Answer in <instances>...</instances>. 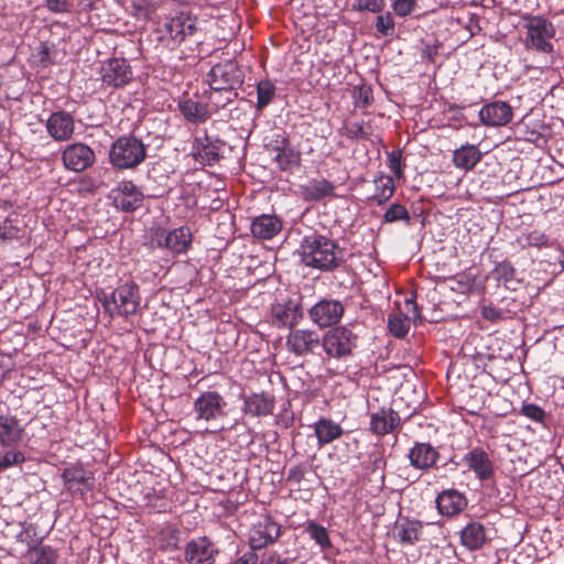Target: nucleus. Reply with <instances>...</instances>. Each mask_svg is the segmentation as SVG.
<instances>
[{
    "label": "nucleus",
    "instance_id": "f257e3e1",
    "mask_svg": "<svg viewBox=\"0 0 564 564\" xmlns=\"http://www.w3.org/2000/svg\"><path fill=\"white\" fill-rule=\"evenodd\" d=\"M302 262L321 271H330L341 261V251L337 243L323 235L305 236L300 245Z\"/></svg>",
    "mask_w": 564,
    "mask_h": 564
},
{
    "label": "nucleus",
    "instance_id": "f03ea898",
    "mask_svg": "<svg viewBox=\"0 0 564 564\" xmlns=\"http://www.w3.org/2000/svg\"><path fill=\"white\" fill-rule=\"evenodd\" d=\"M97 299L111 318L141 315L143 312L140 288L132 281L118 285L110 294L100 291Z\"/></svg>",
    "mask_w": 564,
    "mask_h": 564
},
{
    "label": "nucleus",
    "instance_id": "7ed1b4c3",
    "mask_svg": "<svg viewBox=\"0 0 564 564\" xmlns=\"http://www.w3.org/2000/svg\"><path fill=\"white\" fill-rule=\"evenodd\" d=\"M523 20L527 30L525 47L541 53H552L553 44L550 40L556 34L553 23L541 15L527 14Z\"/></svg>",
    "mask_w": 564,
    "mask_h": 564
},
{
    "label": "nucleus",
    "instance_id": "20e7f679",
    "mask_svg": "<svg viewBox=\"0 0 564 564\" xmlns=\"http://www.w3.org/2000/svg\"><path fill=\"white\" fill-rule=\"evenodd\" d=\"M357 336L346 326H338L326 332L322 338V347L328 358L345 359L352 354Z\"/></svg>",
    "mask_w": 564,
    "mask_h": 564
},
{
    "label": "nucleus",
    "instance_id": "39448f33",
    "mask_svg": "<svg viewBox=\"0 0 564 564\" xmlns=\"http://www.w3.org/2000/svg\"><path fill=\"white\" fill-rule=\"evenodd\" d=\"M208 78L212 90L231 94L242 85L243 72L236 62L226 61L213 66Z\"/></svg>",
    "mask_w": 564,
    "mask_h": 564
},
{
    "label": "nucleus",
    "instance_id": "423d86ee",
    "mask_svg": "<svg viewBox=\"0 0 564 564\" xmlns=\"http://www.w3.org/2000/svg\"><path fill=\"white\" fill-rule=\"evenodd\" d=\"M151 247L165 248L172 254H183L188 251L192 245V232L188 227H178L166 231L158 228L151 234Z\"/></svg>",
    "mask_w": 564,
    "mask_h": 564
},
{
    "label": "nucleus",
    "instance_id": "0eeeda50",
    "mask_svg": "<svg viewBox=\"0 0 564 564\" xmlns=\"http://www.w3.org/2000/svg\"><path fill=\"white\" fill-rule=\"evenodd\" d=\"M344 313V304L335 299H322L308 310L310 319L319 328L338 324Z\"/></svg>",
    "mask_w": 564,
    "mask_h": 564
},
{
    "label": "nucleus",
    "instance_id": "6e6552de",
    "mask_svg": "<svg viewBox=\"0 0 564 564\" xmlns=\"http://www.w3.org/2000/svg\"><path fill=\"white\" fill-rule=\"evenodd\" d=\"M281 535V527L268 514L259 517L249 530V545L252 550H261Z\"/></svg>",
    "mask_w": 564,
    "mask_h": 564
},
{
    "label": "nucleus",
    "instance_id": "1a4fd4ad",
    "mask_svg": "<svg viewBox=\"0 0 564 564\" xmlns=\"http://www.w3.org/2000/svg\"><path fill=\"white\" fill-rule=\"evenodd\" d=\"M101 82L112 88H121L132 79V69L123 57H112L105 61L100 68Z\"/></svg>",
    "mask_w": 564,
    "mask_h": 564
},
{
    "label": "nucleus",
    "instance_id": "9d476101",
    "mask_svg": "<svg viewBox=\"0 0 564 564\" xmlns=\"http://www.w3.org/2000/svg\"><path fill=\"white\" fill-rule=\"evenodd\" d=\"M303 318L302 296L294 294L272 306L273 324L278 327H293Z\"/></svg>",
    "mask_w": 564,
    "mask_h": 564
},
{
    "label": "nucleus",
    "instance_id": "9b49d317",
    "mask_svg": "<svg viewBox=\"0 0 564 564\" xmlns=\"http://www.w3.org/2000/svg\"><path fill=\"white\" fill-rule=\"evenodd\" d=\"M226 406V400L216 391H205L194 402L196 419L207 422L223 417Z\"/></svg>",
    "mask_w": 564,
    "mask_h": 564
},
{
    "label": "nucleus",
    "instance_id": "f8f14e48",
    "mask_svg": "<svg viewBox=\"0 0 564 564\" xmlns=\"http://www.w3.org/2000/svg\"><path fill=\"white\" fill-rule=\"evenodd\" d=\"M143 193L131 181H121L109 193L115 207L122 212H133L142 205Z\"/></svg>",
    "mask_w": 564,
    "mask_h": 564
},
{
    "label": "nucleus",
    "instance_id": "ddd939ff",
    "mask_svg": "<svg viewBox=\"0 0 564 564\" xmlns=\"http://www.w3.org/2000/svg\"><path fill=\"white\" fill-rule=\"evenodd\" d=\"M109 156L119 169L133 167L145 156L144 143H112Z\"/></svg>",
    "mask_w": 564,
    "mask_h": 564
},
{
    "label": "nucleus",
    "instance_id": "4468645a",
    "mask_svg": "<svg viewBox=\"0 0 564 564\" xmlns=\"http://www.w3.org/2000/svg\"><path fill=\"white\" fill-rule=\"evenodd\" d=\"M420 317L417 305L414 299H405L404 311H398L389 314L388 328L397 338H403L410 330L411 322Z\"/></svg>",
    "mask_w": 564,
    "mask_h": 564
},
{
    "label": "nucleus",
    "instance_id": "2eb2a0df",
    "mask_svg": "<svg viewBox=\"0 0 564 564\" xmlns=\"http://www.w3.org/2000/svg\"><path fill=\"white\" fill-rule=\"evenodd\" d=\"M62 478L67 491L85 496L94 486L93 474L80 465H69L63 473Z\"/></svg>",
    "mask_w": 564,
    "mask_h": 564
},
{
    "label": "nucleus",
    "instance_id": "dca6fc26",
    "mask_svg": "<svg viewBox=\"0 0 564 564\" xmlns=\"http://www.w3.org/2000/svg\"><path fill=\"white\" fill-rule=\"evenodd\" d=\"M242 413L251 417L269 416L275 408V398L270 392H252L242 397Z\"/></svg>",
    "mask_w": 564,
    "mask_h": 564
},
{
    "label": "nucleus",
    "instance_id": "f3484780",
    "mask_svg": "<svg viewBox=\"0 0 564 564\" xmlns=\"http://www.w3.org/2000/svg\"><path fill=\"white\" fill-rule=\"evenodd\" d=\"M218 549L206 536L191 540L185 549V560L188 564H214Z\"/></svg>",
    "mask_w": 564,
    "mask_h": 564
},
{
    "label": "nucleus",
    "instance_id": "a211bd4d",
    "mask_svg": "<svg viewBox=\"0 0 564 564\" xmlns=\"http://www.w3.org/2000/svg\"><path fill=\"white\" fill-rule=\"evenodd\" d=\"M513 117L511 106L501 100L485 104L479 110V119L487 127L507 126Z\"/></svg>",
    "mask_w": 564,
    "mask_h": 564
},
{
    "label": "nucleus",
    "instance_id": "6ab92c4d",
    "mask_svg": "<svg viewBox=\"0 0 564 564\" xmlns=\"http://www.w3.org/2000/svg\"><path fill=\"white\" fill-rule=\"evenodd\" d=\"M408 458L413 468L424 471L436 465L440 452L429 442H415L409 449Z\"/></svg>",
    "mask_w": 564,
    "mask_h": 564
},
{
    "label": "nucleus",
    "instance_id": "aec40b11",
    "mask_svg": "<svg viewBox=\"0 0 564 564\" xmlns=\"http://www.w3.org/2000/svg\"><path fill=\"white\" fill-rule=\"evenodd\" d=\"M319 336L312 329H294L286 336V348L296 356L312 352L319 345Z\"/></svg>",
    "mask_w": 564,
    "mask_h": 564
},
{
    "label": "nucleus",
    "instance_id": "412c9836",
    "mask_svg": "<svg viewBox=\"0 0 564 564\" xmlns=\"http://www.w3.org/2000/svg\"><path fill=\"white\" fill-rule=\"evenodd\" d=\"M94 160V151L86 143H70L63 152L65 166L75 172L84 171Z\"/></svg>",
    "mask_w": 564,
    "mask_h": 564
},
{
    "label": "nucleus",
    "instance_id": "4be33fe9",
    "mask_svg": "<svg viewBox=\"0 0 564 564\" xmlns=\"http://www.w3.org/2000/svg\"><path fill=\"white\" fill-rule=\"evenodd\" d=\"M196 31L195 22L184 13L166 20L161 32L174 44H181L185 39Z\"/></svg>",
    "mask_w": 564,
    "mask_h": 564
},
{
    "label": "nucleus",
    "instance_id": "5701e85b",
    "mask_svg": "<svg viewBox=\"0 0 564 564\" xmlns=\"http://www.w3.org/2000/svg\"><path fill=\"white\" fill-rule=\"evenodd\" d=\"M463 463L469 470L474 471L476 477L481 480H488L494 476V465L488 454L479 448H473L463 457Z\"/></svg>",
    "mask_w": 564,
    "mask_h": 564
},
{
    "label": "nucleus",
    "instance_id": "b1692460",
    "mask_svg": "<svg viewBox=\"0 0 564 564\" xmlns=\"http://www.w3.org/2000/svg\"><path fill=\"white\" fill-rule=\"evenodd\" d=\"M468 500L464 494L456 489H446L436 497L438 512L445 517H454L466 509Z\"/></svg>",
    "mask_w": 564,
    "mask_h": 564
},
{
    "label": "nucleus",
    "instance_id": "393cba45",
    "mask_svg": "<svg viewBox=\"0 0 564 564\" xmlns=\"http://www.w3.org/2000/svg\"><path fill=\"white\" fill-rule=\"evenodd\" d=\"M46 128L55 141H66L74 132V119L66 111H57L50 116Z\"/></svg>",
    "mask_w": 564,
    "mask_h": 564
},
{
    "label": "nucleus",
    "instance_id": "a878e982",
    "mask_svg": "<svg viewBox=\"0 0 564 564\" xmlns=\"http://www.w3.org/2000/svg\"><path fill=\"white\" fill-rule=\"evenodd\" d=\"M400 415L391 408H381L370 416V430L377 435H387L400 425Z\"/></svg>",
    "mask_w": 564,
    "mask_h": 564
},
{
    "label": "nucleus",
    "instance_id": "bb28decb",
    "mask_svg": "<svg viewBox=\"0 0 564 564\" xmlns=\"http://www.w3.org/2000/svg\"><path fill=\"white\" fill-rule=\"evenodd\" d=\"M23 437V427L14 415L0 414V445L11 447L18 445Z\"/></svg>",
    "mask_w": 564,
    "mask_h": 564
},
{
    "label": "nucleus",
    "instance_id": "cd10ccee",
    "mask_svg": "<svg viewBox=\"0 0 564 564\" xmlns=\"http://www.w3.org/2000/svg\"><path fill=\"white\" fill-rule=\"evenodd\" d=\"M335 186L325 178H312L300 185V194L306 202H318L334 196Z\"/></svg>",
    "mask_w": 564,
    "mask_h": 564
},
{
    "label": "nucleus",
    "instance_id": "c85d7f7f",
    "mask_svg": "<svg viewBox=\"0 0 564 564\" xmlns=\"http://www.w3.org/2000/svg\"><path fill=\"white\" fill-rule=\"evenodd\" d=\"M282 229V221L274 215H260L251 223L252 235L262 240L272 239Z\"/></svg>",
    "mask_w": 564,
    "mask_h": 564
},
{
    "label": "nucleus",
    "instance_id": "c756f323",
    "mask_svg": "<svg viewBox=\"0 0 564 564\" xmlns=\"http://www.w3.org/2000/svg\"><path fill=\"white\" fill-rule=\"evenodd\" d=\"M313 429L319 447L338 440L344 433L343 427L338 423L325 417L316 421L313 424Z\"/></svg>",
    "mask_w": 564,
    "mask_h": 564
},
{
    "label": "nucleus",
    "instance_id": "7c9ffc66",
    "mask_svg": "<svg viewBox=\"0 0 564 564\" xmlns=\"http://www.w3.org/2000/svg\"><path fill=\"white\" fill-rule=\"evenodd\" d=\"M423 533V523L413 519H401L395 525V535L402 544L412 545Z\"/></svg>",
    "mask_w": 564,
    "mask_h": 564
},
{
    "label": "nucleus",
    "instance_id": "2f4dec72",
    "mask_svg": "<svg viewBox=\"0 0 564 564\" xmlns=\"http://www.w3.org/2000/svg\"><path fill=\"white\" fill-rule=\"evenodd\" d=\"M460 541L468 550H478L487 541L485 527L477 521L469 522L460 532Z\"/></svg>",
    "mask_w": 564,
    "mask_h": 564
},
{
    "label": "nucleus",
    "instance_id": "473e14b6",
    "mask_svg": "<svg viewBox=\"0 0 564 564\" xmlns=\"http://www.w3.org/2000/svg\"><path fill=\"white\" fill-rule=\"evenodd\" d=\"M178 110L187 121L203 122L208 118V109L204 102L191 97H183L178 100Z\"/></svg>",
    "mask_w": 564,
    "mask_h": 564
},
{
    "label": "nucleus",
    "instance_id": "72a5a7b5",
    "mask_svg": "<svg viewBox=\"0 0 564 564\" xmlns=\"http://www.w3.org/2000/svg\"><path fill=\"white\" fill-rule=\"evenodd\" d=\"M481 159L480 150L471 143H465L456 149L453 154V162L456 167L471 170Z\"/></svg>",
    "mask_w": 564,
    "mask_h": 564
},
{
    "label": "nucleus",
    "instance_id": "f704fd0d",
    "mask_svg": "<svg viewBox=\"0 0 564 564\" xmlns=\"http://www.w3.org/2000/svg\"><path fill=\"white\" fill-rule=\"evenodd\" d=\"M491 274L495 280L503 283L506 289L511 291H516L522 283V280L517 276L516 268L507 260L497 263Z\"/></svg>",
    "mask_w": 564,
    "mask_h": 564
},
{
    "label": "nucleus",
    "instance_id": "c9c22d12",
    "mask_svg": "<svg viewBox=\"0 0 564 564\" xmlns=\"http://www.w3.org/2000/svg\"><path fill=\"white\" fill-rule=\"evenodd\" d=\"M275 152L273 159L281 170L292 171L300 165V152L290 147V143H282L281 147L273 149Z\"/></svg>",
    "mask_w": 564,
    "mask_h": 564
},
{
    "label": "nucleus",
    "instance_id": "e433bc0d",
    "mask_svg": "<svg viewBox=\"0 0 564 564\" xmlns=\"http://www.w3.org/2000/svg\"><path fill=\"white\" fill-rule=\"evenodd\" d=\"M191 154L202 165H212L219 160L216 143H194Z\"/></svg>",
    "mask_w": 564,
    "mask_h": 564
},
{
    "label": "nucleus",
    "instance_id": "4c0bfd02",
    "mask_svg": "<svg viewBox=\"0 0 564 564\" xmlns=\"http://www.w3.org/2000/svg\"><path fill=\"white\" fill-rule=\"evenodd\" d=\"M373 183L375 193L372 195V199L377 202L378 205H382L393 195V178L392 176L381 174L375 178Z\"/></svg>",
    "mask_w": 564,
    "mask_h": 564
},
{
    "label": "nucleus",
    "instance_id": "58836bf2",
    "mask_svg": "<svg viewBox=\"0 0 564 564\" xmlns=\"http://www.w3.org/2000/svg\"><path fill=\"white\" fill-rule=\"evenodd\" d=\"M29 556L32 564H56V550L50 545H40L29 550Z\"/></svg>",
    "mask_w": 564,
    "mask_h": 564
},
{
    "label": "nucleus",
    "instance_id": "ea45409f",
    "mask_svg": "<svg viewBox=\"0 0 564 564\" xmlns=\"http://www.w3.org/2000/svg\"><path fill=\"white\" fill-rule=\"evenodd\" d=\"M22 228L18 217H7L0 221V242L17 239L21 235Z\"/></svg>",
    "mask_w": 564,
    "mask_h": 564
},
{
    "label": "nucleus",
    "instance_id": "a19ab883",
    "mask_svg": "<svg viewBox=\"0 0 564 564\" xmlns=\"http://www.w3.org/2000/svg\"><path fill=\"white\" fill-rule=\"evenodd\" d=\"M518 242L523 247H544L549 243V237L541 230L534 229L531 231L523 232L518 238Z\"/></svg>",
    "mask_w": 564,
    "mask_h": 564
},
{
    "label": "nucleus",
    "instance_id": "79ce46f5",
    "mask_svg": "<svg viewBox=\"0 0 564 564\" xmlns=\"http://www.w3.org/2000/svg\"><path fill=\"white\" fill-rule=\"evenodd\" d=\"M275 94V86L270 80H262L258 83L257 86V107L258 109H263L267 107Z\"/></svg>",
    "mask_w": 564,
    "mask_h": 564
},
{
    "label": "nucleus",
    "instance_id": "37998d69",
    "mask_svg": "<svg viewBox=\"0 0 564 564\" xmlns=\"http://www.w3.org/2000/svg\"><path fill=\"white\" fill-rule=\"evenodd\" d=\"M131 7L132 14L144 20L151 19L158 10V4L153 0H133Z\"/></svg>",
    "mask_w": 564,
    "mask_h": 564
},
{
    "label": "nucleus",
    "instance_id": "c03bdc74",
    "mask_svg": "<svg viewBox=\"0 0 564 564\" xmlns=\"http://www.w3.org/2000/svg\"><path fill=\"white\" fill-rule=\"evenodd\" d=\"M306 531L308 532L311 539H313L322 549H327L330 546L328 532L323 525L311 521L307 523Z\"/></svg>",
    "mask_w": 564,
    "mask_h": 564
},
{
    "label": "nucleus",
    "instance_id": "a18cd8bd",
    "mask_svg": "<svg viewBox=\"0 0 564 564\" xmlns=\"http://www.w3.org/2000/svg\"><path fill=\"white\" fill-rule=\"evenodd\" d=\"M354 105L356 108H367L373 101L372 89L370 86H359L352 91Z\"/></svg>",
    "mask_w": 564,
    "mask_h": 564
},
{
    "label": "nucleus",
    "instance_id": "49530a36",
    "mask_svg": "<svg viewBox=\"0 0 564 564\" xmlns=\"http://www.w3.org/2000/svg\"><path fill=\"white\" fill-rule=\"evenodd\" d=\"M383 218L386 223H394L398 220L409 221L410 214L403 205L394 203L387 209Z\"/></svg>",
    "mask_w": 564,
    "mask_h": 564
},
{
    "label": "nucleus",
    "instance_id": "de8ad7c7",
    "mask_svg": "<svg viewBox=\"0 0 564 564\" xmlns=\"http://www.w3.org/2000/svg\"><path fill=\"white\" fill-rule=\"evenodd\" d=\"M25 460L24 453L20 451H7L0 454V467L7 469Z\"/></svg>",
    "mask_w": 564,
    "mask_h": 564
},
{
    "label": "nucleus",
    "instance_id": "09e8293b",
    "mask_svg": "<svg viewBox=\"0 0 564 564\" xmlns=\"http://www.w3.org/2000/svg\"><path fill=\"white\" fill-rule=\"evenodd\" d=\"M384 8V0H355L352 3V10L355 11H370L372 13H379Z\"/></svg>",
    "mask_w": 564,
    "mask_h": 564
},
{
    "label": "nucleus",
    "instance_id": "8fccbe9b",
    "mask_svg": "<svg viewBox=\"0 0 564 564\" xmlns=\"http://www.w3.org/2000/svg\"><path fill=\"white\" fill-rule=\"evenodd\" d=\"M388 167L393 173L394 177L401 180L403 177V164L401 151L388 152Z\"/></svg>",
    "mask_w": 564,
    "mask_h": 564
},
{
    "label": "nucleus",
    "instance_id": "3c124183",
    "mask_svg": "<svg viewBox=\"0 0 564 564\" xmlns=\"http://www.w3.org/2000/svg\"><path fill=\"white\" fill-rule=\"evenodd\" d=\"M376 29L383 36H389L393 34L394 21L390 12L377 17Z\"/></svg>",
    "mask_w": 564,
    "mask_h": 564
},
{
    "label": "nucleus",
    "instance_id": "603ef678",
    "mask_svg": "<svg viewBox=\"0 0 564 564\" xmlns=\"http://www.w3.org/2000/svg\"><path fill=\"white\" fill-rule=\"evenodd\" d=\"M416 7V0H394L392 3L393 12L401 18L411 14Z\"/></svg>",
    "mask_w": 564,
    "mask_h": 564
},
{
    "label": "nucleus",
    "instance_id": "864d4df0",
    "mask_svg": "<svg viewBox=\"0 0 564 564\" xmlns=\"http://www.w3.org/2000/svg\"><path fill=\"white\" fill-rule=\"evenodd\" d=\"M235 97H237V93L225 94L224 91L212 90L208 99L217 109H219L231 102Z\"/></svg>",
    "mask_w": 564,
    "mask_h": 564
},
{
    "label": "nucleus",
    "instance_id": "5fc2aeb1",
    "mask_svg": "<svg viewBox=\"0 0 564 564\" xmlns=\"http://www.w3.org/2000/svg\"><path fill=\"white\" fill-rule=\"evenodd\" d=\"M160 546L163 549H174L177 544L176 532L170 528L162 529L159 533Z\"/></svg>",
    "mask_w": 564,
    "mask_h": 564
},
{
    "label": "nucleus",
    "instance_id": "6e6d98bb",
    "mask_svg": "<svg viewBox=\"0 0 564 564\" xmlns=\"http://www.w3.org/2000/svg\"><path fill=\"white\" fill-rule=\"evenodd\" d=\"M521 413L534 422H543L545 416L543 409L533 403L524 404L521 409Z\"/></svg>",
    "mask_w": 564,
    "mask_h": 564
},
{
    "label": "nucleus",
    "instance_id": "4d7b16f0",
    "mask_svg": "<svg viewBox=\"0 0 564 564\" xmlns=\"http://www.w3.org/2000/svg\"><path fill=\"white\" fill-rule=\"evenodd\" d=\"M481 316L487 321L498 322L505 317V312L492 305H485L481 308Z\"/></svg>",
    "mask_w": 564,
    "mask_h": 564
},
{
    "label": "nucleus",
    "instance_id": "13d9d810",
    "mask_svg": "<svg viewBox=\"0 0 564 564\" xmlns=\"http://www.w3.org/2000/svg\"><path fill=\"white\" fill-rule=\"evenodd\" d=\"M69 0H46V7L55 13L68 12L70 9Z\"/></svg>",
    "mask_w": 564,
    "mask_h": 564
},
{
    "label": "nucleus",
    "instance_id": "bf43d9fd",
    "mask_svg": "<svg viewBox=\"0 0 564 564\" xmlns=\"http://www.w3.org/2000/svg\"><path fill=\"white\" fill-rule=\"evenodd\" d=\"M371 458V469L372 473L380 471V479L383 480L384 478V467H386V459L380 454H373L370 456Z\"/></svg>",
    "mask_w": 564,
    "mask_h": 564
},
{
    "label": "nucleus",
    "instance_id": "052dcab7",
    "mask_svg": "<svg viewBox=\"0 0 564 564\" xmlns=\"http://www.w3.org/2000/svg\"><path fill=\"white\" fill-rule=\"evenodd\" d=\"M256 550H250L238 556L235 561L229 564H258V555L254 553Z\"/></svg>",
    "mask_w": 564,
    "mask_h": 564
},
{
    "label": "nucleus",
    "instance_id": "680f3d73",
    "mask_svg": "<svg viewBox=\"0 0 564 564\" xmlns=\"http://www.w3.org/2000/svg\"><path fill=\"white\" fill-rule=\"evenodd\" d=\"M369 127H364L362 124L354 123L351 128H349V138L357 139H366L368 135L367 129Z\"/></svg>",
    "mask_w": 564,
    "mask_h": 564
},
{
    "label": "nucleus",
    "instance_id": "e2e57ef3",
    "mask_svg": "<svg viewBox=\"0 0 564 564\" xmlns=\"http://www.w3.org/2000/svg\"><path fill=\"white\" fill-rule=\"evenodd\" d=\"M260 564H290V562L288 558H283L279 553L274 552L263 558Z\"/></svg>",
    "mask_w": 564,
    "mask_h": 564
},
{
    "label": "nucleus",
    "instance_id": "0e129e2a",
    "mask_svg": "<svg viewBox=\"0 0 564 564\" xmlns=\"http://www.w3.org/2000/svg\"><path fill=\"white\" fill-rule=\"evenodd\" d=\"M437 53H438L437 45H426L424 47V50L422 51V58L426 59L429 62H434Z\"/></svg>",
    "mask_w": 564,
    "mask_h": 564
},
{
    "label": "nucleus",
    "instance_id": "69168bd1",
    "mask_svg": "<svg viewBox=\"0 0 564 564\" xmlns=\"http://www.w3.org/2000/svg\"><path fill=\"white\" fill-rule=\"evenodd\" d=\"M40 54H41L40 61L41 62H45L48 58V48L46 46H43V48L40 52Z\"/></svg>",
    "mask_w": 564,
    "mask_h": 564
},
{
    "label": "nucleus",
    "instance_id": "338daca9",
    "mask_svg": "<svg viewBox=\"0 0 564 564\" xmlns=\"http://www.w3.org/2000/svg\"><path fill=\"white\" fill-rule=\"evenodd\" d=\"M117 141H118V142L126 141V138H124V137L119 138Z\"/></svg>",
    "mask_w": 564,
    "mask_h": 564
}]
</instances>
